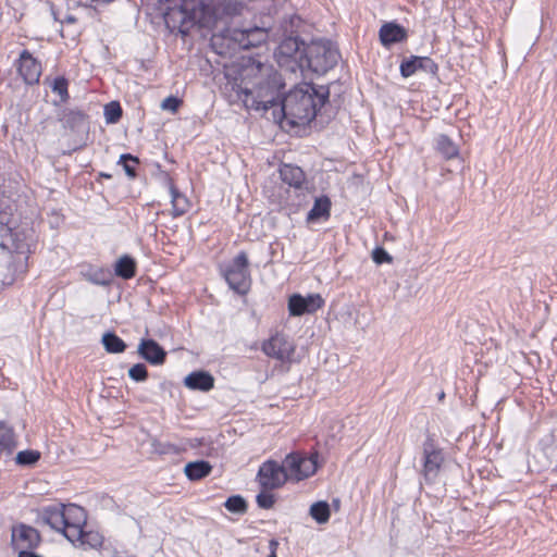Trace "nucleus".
<instances>
[{
  "label": "nucleus",
  "instance_id": "nucleus-39",
  "mask_svg": "<svg viewBox=\"0 0 557 557\" xmlns=\"http://www.w3.org/2000/svg\"><path fill=\"white\" fill-rule=\"evenodd\" d=\"M128 161H132L134 163H138V159L136 157H133L132 154L129 153H125V154H122L120 157V161H119V164H122L123 165V169L125 171V173L129 176V177H135L136 176V171H135V168L131 166L128 164Z\"/></svg>",
  "mask_w": 557,
  "mask_h": 557
},
{
  "label": "nucleus",
  "instance_id": "nucleus-14",
  "mask_svg": "<svg viewBox=\"0 0 557 557\" xmlns=\"http://www.w3.org/2000/svg\"><path fill=\"white\" fill-rule=\"evenodd\" d=\"M324 305L320 294H309L304 297L300 294H294L288 299V311L293 317H300L306 313H313Z\"/></svg>",
  "mask_w": 557,
  "mask_h": 557
},
{
  "label": "nucleus",
  "instance_id": "nucleus-2",
  "mask_svg": "<svg viewBox=\"0 0 557 557\" xmlns=\"http://www.w3.org/2000/svg\"><path fill=\"white\" fill-rule=\"evenodd\" d=\"M163 16L168 27L187 35L194 26L212 28L216 15L203 0H164Z\"/></svg>",
  "mask_w": 557,
  "mask_h": 557
},
{
  "label": "nucleus",
  "instance_id": "nucleus-3",
  "mask_svg": "<svg viewBox=\"0 0 557 557\" xmlns=\"http://www.w3.org/2000/svg\"><path fill=\"white\" fill-rule=\"evenodd\" d=\"M259 71L267 73V81L259 82L252 88L243 86L237 79L228 81L225 84V91H230L231 102L242 101L247 109L267 111L275 104L281 87V76L271 67L258 65Z\"/></svg>",
  "mask_w": 557,
  "mask_h": 557
},
{
  "label": "nucleus",
  "instance_id": "nucleus-33",
  "mask_svg": "<svg viewBox=\"0 0 557 557\" xmlns=\"http://www.w3.org/2000/svg\"><path fill=\"white\" fill-rule=\"evenodd\" d=\"M51 90L57 94L60 98V102H66L69 100V82L65 77H55L50 84Z\"/></svg>",
  "mask_w": 557,
  "mask_h": 557
},
{
  "label": "nucleus",
  "instance_id": "nucleus-24",
  "mask_svg": "<svg viewBox=\"0 0 557 557\" xmlns=\"http://www.w3.org/2000/svg\"><path fill=\"white\" fill-rule=\"evenodd\" d=\"M280 175L284 183L289 186L300 187L305 181L304 171L296 165L284 164L280 169Z\"/></svg>",
  "mask_w": 557,
  "mask_h": 557
},
{
  "label": "nucleus",
  "instance_id": "nucleus-13",
  "mask_svg": "<svg viewBox=\"0 0 557 557\" xmlns=\"http://www.w3.org/2000/svg\"><path fill=\"white\" fill-rule=\"evenodd\" d=\"M295 344L286 335L276 333L262 344V351L282 362L290 361L295 352Z\"/></svg>",
  "mask_w": 557,
  "mask_h": 557
},
{
  "label": "nucleus",
  "instance_id": "nucleus-4",
  "mask_svg": "<svg viewBox=\"0 0 557 557\" xmlns=\"http://www.w3.org/2000/svg\"><path fill=\"white\" fill-rule=\"evenodd\" d=\"M308 45L299 40L298 37H286L278 45L274 57L281 69L290 73L305 71L306 50Z\"/></svg>",
  "mask_w": 557,
  "mask_h": 557
},
{
  "label": "nucleus",
  "instance_id": "nucleus-23",
  "mask_svg": "<svg viewBox=\"0 0 557 557\" xmlns=\"http://www.w3.org/2000/svg\"><path fill=\"white\" fill-rule=\"evenodd\" d=\"M83 276L90 283L100 286L111 284L113 280L112 272L107 268L89 267L83 272Z\"/></svg>",
  "mask_w": 557,
  "mask_h": 557
},
{
  "label": "nucleus",
  "instance_id": "nucleus-29",
  "mask_svg": "<svg viewBox=\"0 0 557 557\" xmlns=\"http://www.w3.org/2000/svg\"><path fill=\"white\" fill-rule=\"evenodd\" d=\"M170 191L173 216L183 215L187 211V199L173 185H171Z\"/></svg>",
  "mask_w": 557,
  "mask_h": 557
},
{
  "label": "nucleus",
  "instance_id": "nucleus-36",
  "mask_svg": "<svg viewBox=\"0 0 557 557\" xmlns=\"http://www.w3.org/2000/svg\"><path fill=\"white\" fill-rule=\"evenodd\" d=\"M77 542H81L83 545H88L91 548H99L103 544V536L96 531H84V536Z\"/></svg>",
  "mask_w": 557,
  "mask_h": 557
},
{
  "label": "nucleus",
  "instance_id": "nucleus-22",
  "mask_svg": "<svg viewBox=\"0 0 557 557\" xmlns=\"http://www.w3.org/2000/svg\"><path fill=\"white\" fill-rule=\"evenodd\" d=\"M184 384L193 391L208 392L214 386V377L206 371H194L184 379Z\"/></svg>",
  "mask_w": 557,
  "mask_h": 557
},
{
  "label": "nucleus",
  "instance_id": "nucleus-8",
  "mask_svg": "<svg viewBox=\"0 0 557 557\" xmlns=\"http://www.w3.org/2000/svg\"><path fill=\"white\" fill-rule=\"evenodd\" d=\"M288 478L300 481L314 474L318 469V454L305 457L299 454H289L284 459Z\"/></svg>",
  "mask_w": 557,
  "mask_h": 557
},
{
  "label": "nucleus",
  "instance_id": "nucleus-21",
  "mask_svg": "<svg viewBox=\"0 0 557 557\" xmlns=\"http://www.w3.org/2000/svg\"><path fill=\"white\" fill-rule=\"evenodd\" d=\"M380 41L384 47L401 42L407 38L406 29L396 23H385L379 30Z\"/></svg>",
  "mask_w": 557,
  "mask_h": 557
},
{
  "label": "nucleus",
  "instance_id": "nucleus-38",
  "mask_svg": "<svg viewBox=\"0 0 557 557\" xmlns=\"http://www.w3.org/2000/svg\"><path fill=\"white\" fill-rule=\"evenodd\" d=\"M128 376L136 381L143 382L147 379L148 372L144 363H136L128 370Z\"/></svg>",
  "mask_w": 557,
  "mask_h": 557
},
{
  "label": "nucleus",
  "instance_id": "nucleus-11",
  "mask_svg": "<svg viewBox=\"0 0 557 557\" xmlns=\"http://www.w3.org/2000/svg\"><path fill=\"white\" fill-rule=\"evenodd\" d=\"M225 38H230L236 42L242 49L258 47L267 40L268 32L261 27L250 28H227L224 34Z\"/></svg>",
  "mask_w": 557,
  "mask_h": 557
},
{
  "label": "nucleus",
  "instance_id": "nucleus-45",
  "mask_svg": "<svg viewBox=\"0 0 557 557\" xmlns=\"http://www.w3.org/2000/svg\"><path fill=\"white\" fill-rule=\"evenodd\" d=\"M277 545V543L275 541H271V546L272 547H275Z\"/></svg>",
  "mask_w": 557,
  "mask_h": 557
},
{
  "label": "nucleus",
  "instance_id": "nucleus-18",
  "mask_svg": "<svg viewBox=\"0 0 557 557\" xmlns=\"http://www.w3.org/2000/svg\"><path fill=\"white\" fill-rule=\"evenodd\" d=\"M137 352L153 366L163 364L166 358V351L154 339H141Z\"/></svg>",
  "mask_w": 557,
  "mask_h": 557
},
{
  "label": "nucleus",
  "instance_id": "nucleus-12",
  "mask_svg": "<svg viewBox=\"0 0 557 557\" xmlns=\"http://www.w3.org/2000/svg\"><path fill=\"white\" fill-rule=\"evenodd\" d=\"M260 485L264 490H274L281 487L288 479L285 465L269 460L262 463L258 471Z\"/></svg>",
  "mask_w": 557,
  "mask_h": 557
},
{
  "label": "nucleus",
  "instance_id": "nucleus-17",
  "mask_svg": "<svg viewBox=\"0 0 557 557\" xmlns=\"http://www.w3.org/2000/svg\"><path fill=\"white\" fill-rule=\"evenodd\" d=\"M18 73L26 84H36L41 75V64L29 51L23 50L18 59Z\"/></svg>",
  "mask_w": 557,
  "mask_h": 557
},
{
  "label": "nucleus",
  "instance_id": "nucleus-1",
  "mask_svg": "<svg viewBox=\"0 0 557 557\" xmlns=\"http://www.w3.org/2000/svg\"><path fill=\"white\" fill-rule=\"evenodd\" d=\"M329 97L326 86L301 83L282 99L283 117L293 126L305 125L315 117Z\"/></svg>",
  "mask_w": 557,
  "mask_h": 557
},
{
  "label": "nucleus",
  "instance_id": "nucleus-37",
  "mask_svg": "<svg viewBox=\"0 0 557 557\" xmlns=\"http://www.w3.org/2000/svg\"><path fill=\"white\" fill-rule=\"evenodd\" d=\"M40 458V454L36 450H22L16 455V462L22 466H32Z\"/></svg>",
  "mask_w": 557,
  "mask_h": 557
},
{
  "label": "nucleus",
  "instance_id": "nucleus-19",
  "mask_svg": "<svg viewBox=\"0 0 557 557\" xmlns=\"http://www.w3.org/2000/svg\"><path fill=\"white\" fill-rule=\"evenodd\" d=\"M44 521L54 531L64 535L65 505L55 504L42 508Z\"/></svg>",
  "mask_w": 557,
  "mask_h": 557
},
{
  "label": "nucleus",
  "instance_id": "nucleus-41",
  "mask_svg": "<svg viewBox=\"0 0 557 557\" xmlns=\"http://www.w3.org/2000/svg\"><path fill=\"white\" fill-rule=\"evenodd\" d=\"M372 258H373V261L376 263V264H382V263H389L392 262V257L389 256V253L382 247H376L373 251H372Z\"/></svg>",
  "mask_w": 557,
  "mask_h": 557
},
{
  "label": "nucleus",
  "instance_id": "nucleus-15",
  "mask_svg": "<svg viewBox=\"0 0 557 557\" xmlns=\"http://www.w3.org/2000/svg\"><path fill=\"white\" fill-rule=\"evenodd\" d=\"M11 543L17 552L33 549L40 543V534L35 528L20 523L12 528Z\"/></svg>",
  "mask_w": 557,
  "mask_h": 557
},
{
  "label": "nucleus",
  "instance_id": "nucleus-42",
  "mask_svg": "<svg viewBox=\"0 0 557 557\" xmlns=\"http://www.w3.org/2000/svg\"><path fill=\"white\" fill-rule=\"evenodd\" d=\"M180 104L181 100L178 98L174 96H169L161 102V109L174 113L177 111Z\"/></svg>",
  "mask_w": 557,
  "mask_h": 557
},
{
  "label": "nucleus",
  "instance_id": "nucleus-9",
  "mask_svg": "<svg viewBox=\"0 0 557 557\" xmlns=\"http://www.w3.org/2000/svg\"><path fill=\"white\" fill-rule=\"evenodd\" d=\"M422 449L423 467L421 473L426 482H433L437 478L444 462V454L431 436L426 437Z\"/></svg>",
  "mask_w": 557,
  "mask_h": 557
},
{
  "label": "nucleus",
  "instance_id": "nucleus-44",
  "mask_svg": "<svg viewBox=\"0 0 557 557\" xmlns=\"http://www.w3.org/2000/svg\"><path fill=\"white\" fill-rule=\"evenodd\" d=\"M48 5H49V8H50V12H51V16H52V18H53L55 22H59V23H60V21H61V20H59V17H58V13H57V11H55L54 4H53L52 2H48Z\"/></svg>",
  "mask_w": 557,
  "mask_h": 557
},
{
  "label": "nucleus",
  "instance_id": "nucleus-31",
  "mask_svg": "<svg viewBox=\"0 0 557 557\" xmlns=\"http://www.w3.org/2000/svg\"><path fill=\"white\" fill-rule=\"evenodd\" d=\"M310 516L320 524L326 523L331 516L329 504L326 502L312 504L310 507Z\"/></svg>",
  "mask_w": 557,
  "mask_h": 557
},
{
  "label": "nucleus",
  "instance_id": "nucleus-27",
  "mask_svg": "<svg viewBox=\"0 0 557 557\" xmlns=\"http://www.w3.org/2000/svg\"><path fill=\"white\" fill-rule=\"evenodd\" d=\"M101 343L104 349L110 354H121L126 349L124 341L113 332L104 333Z\"/></svg>",
  "mask_w": 557,
  "mask_h": 557
},
{
  "label": "nucleus",
  "instance_id": "nucleus-35",
  "mask_svg": "<svg viewBox=\"0 0 557 557\" xmlns=\"http://www.w3.org/2000/svg\"><path fill=\"white\" fill-rule=\"evenodd\" d=\"M122 116V108L119 102L111 101L104 106V117L107 123H116Z\"/></svg>",
  "mask_w": 557,
  "mask_h": 557
},
{
  "label": "nucleus",
  "instance_id": "nucleus-43",
  "mask_svg": "<svg viewBox=\"0 0 557 557\" xmlns=\"http://www.w3.org/2000/svg\"><path fill=\"white\" fill-rule=\"evenodd\" d=\"M64 23H67V24H74L76 23V17L72 14H69L65 16L64 20L60 21V25L62 26Z\"/></svg>",
  "mask_w": 557,
  "mask_h": 557
},
{
  "label": "nucleus",
  "instance_id": "nucleus-20",
  "mask_svg": "<svg viewBox=\"0 0 557 557\" xmlns=\"http://www.w3.org/2000/svg\"><path fill=\"white\" fill-rule=\"evenodd\" d=\"M20 271V261L12 255L0 257V285L9 286L13 284L17 274L23 273Z\"/></svg>",
  "mask_w": 557,
  "mask_h": 557
},
{
  "label": "nucleus",
  "instance_id": "nucleus-16",
  "mask_svg": "<svg viewBox=\"0 0 557 557\" xmlns=\"http://www.w3.org/2000/svg\"><path fill=\"white\" fill-rule=\"evenodd\" d=\"M400 74L407 78L416 74L418 71L435 75L437 73V64L429 57L412 55L400 63Z\"/></svg>",
  "mask_w": 557,
  "mask_h": 557
},
{
  "label": "nucleus",
  "instance_id": "nucleus-40",
  "mask_svg": "<svg viewBox=\"0 0 557 557\" xmlns=\"http://www.w3.org/2000/svg\"><path fill=\"white\" fill-rule=\"evenodd\" d=\"M256 502L262 509H270L274 505V496L268 492H261L257 495Z\"/></svg>",
  "mask_w": 557,
  "mask_h": 557
},
{
  "label": "nucleus",
  "instance_id": "nucleus-6",
  "mask_svg": "<svg viewBox=\"0 0 557 557\" xmlns=\"http://www.w3.org/2000/svg\"><path fill=\"white\" fill-rule=\"evenodd\" d=\"M249 261L247 253L240 251L233 261L223 270L230 288L238 294H246L250 287Z\"/></svg>",
  "mask_w": 557,
  "mask_h": 557
},
{
  "label": "nucleus",
  "instance_id": "nucleus-7",
  "mask_svg": "<svg viewBox=\"0 0 557 557\" xmlns=\"http://www.w3.org/2000/svg\"><path fill=\"white\" fill-rule=\"evenodd\" d=\"M10 219L5 214H0V224L4 226L5 235L3 245H10L15 255H12L20 261V271H26V262L30 252V243L24 233L14 231L10 226Z\"/></svg>",
  "mask_w": 557,
  "mask_h": 557
},
{
  "label": "nucleus",
  "instance_id": "nucleus-34",
  "mask_svg": "<svg viewBox=\"0 0 557 557\" xmlns=\"http://www.w3.org/2000/svg\"><path fill=\"white\" fill-rule=\"evenodd\" d=\"M224 506L228 511L233 513L243 515L247 510V503L240 495H233L228 497Z\"/></svg>",
  "mask_w": 557,
  "mask_h": 557
},
{
  "label": "nucleus",
  "instance_id": "nucleus-10",
  "mask_svg": "<svg viewBox=\"0 0 557 557\" xmlns=\"http://www.w3.org/2000/svg\"><path fill=\"white\" fill-rule=\"evenodd\" d=\"M87 516L83 507L69 504L65 505V530L64 537L75 543L84 536V527Z\"/></svg>",
  "mask_w": 557,
  "mask_h": 557
},
{
  "label": "nucleus",
  "instance_id": "nucleus-32",
  "mask_svg": "<svg viewBox=\"0 0 557 557\" xmlns=\"http://www.w3.org/2000/svg\"><path fill=\"white\" fill-rule=\"evenodd\" d=\"M437 150L447 159L454 158L458 154L457 146L446 135H438L436 138Z\"/></svg>",
  "mask_w": 557,
  "mask_h": 557
},
{
  "label": "nucleus",
  "instance_id": "nucleus-5",
  "mask_svg": "<svg viewBox=\"0 0 557 557\" xmlns=\"http://www.w3.org/2000/svg\"><path fill=\"white\" fill-rule=\"evenodd\" d=\"M339 59V53L329 41H312L306 50L305 69L317 74H324L333 69Z\"/></svg>",
  "mask_w": 557,
  "mask_h": 557
},
{
  "label": "nucleus",
  "instance_id": "nucleus-26",
  "mask_svg": "<svg viewBox=\"0 0 557 557\" xmlns=\"http://www.w3.org/2000/svg\"><path fill=\"white\" fill-rule=\"evenodd\" d=\"M212 470L211 465L208 461L199 460L188 462L185 466L184 472L186 476L191 481H197L206 478Z\"/></svg>",
  "mask_w": 557,
  "mask_h": 557
},
{
  "label": "nucleus",
  "instance_id": "nucleus-25",
  "mask_svg": "<svg viewBox=\"0 0 557 557\" xmlns=\"http://www.w3.org/2000/svg\"><path fill=\"white\" fill-rule=\"evenodd\" d=\"M114 274L124 280L134 277L136 274L135 260L128 255L119 258L114 264Z\"/></svg>",
  "mask_w": 557,
  "mask_h": 557
},
{
  "label": "nucleus",
  "instance_id": "nucleus-30",
  "mask_svg": "<svg viewBox=\"0 0 557 557\" xmlns=\"http://www.w3.org/2000/svg\"><path fill=\"white\" fill-rule=\"evenodd\" d=\"M15 446L13 428L4 421H0V449L11 450Z\"/></svg>",
  "mask_w": 557,
  "mask_h": 557
},
{
  "label": "nucleus",
  "instance_id": "nucleus-28",
  "mask_svg": "<svg viewBox=\"0 0 557 557\" xmlns=\"http://www.w3.org/2000/svg\"><path fill=\"white\" fill-rule=\"evenodd\" d=\"M331 209V201L327 197H321L315 199L313 207L308 213L307 219L309 221H315L320 218H329Z\"/></svg>",
  "mask_w": 557,
  "mask_h": 557
}]
</instances>
